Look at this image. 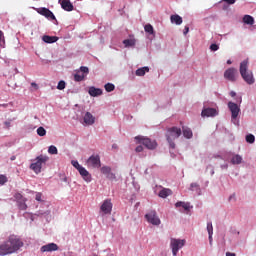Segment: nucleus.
<instances>
[{
    "label": "nucleus",
    "mask_w": 256,
    "mask_h": 256,
    "mask_svg": "<svg viewBox=\"0 0 256 256\" xmlns=\"http://www.w3.org/2000/svg\"><path fill=\"white\" fill-rule=\"evenodd\" d=\"M243 22L246 23V25H254L255 19L251 15H245L243 17Z\"/></svg>",
    "instance_id": "bb28decb"
},
{
    "label": "nucleus",
    "mask_w": 256,
    "mask_h": 256,
    "mask_svg": "<svg viewBox=\"0 0 256 256\" xmlns=\"http://www.w3.org/2000/svg\"><path fill=\"white\" fill-rule=\"evenodd\" d=\"M135 151L136 153H141L143 151V146H137Z\"/></svg>",
    "instance_id": "49530a36"
},
{
    "label": "nucleus",
    "mask_w": 256,
    "mask_h": 256,
    "mask_svg": "<svg viewBox=\"0 0 256 256\" xmlns=\"http://www.w3.org/2000/svg\"><path fill=\"white\" fill-rule=\"evenodd\" d=\"M42 41H44V43H57V41H59V38L57 36L44 35L42 37Z\"/></svg>",
    "instance_id": "412c9836"
},
{
    "label": "nucleus",
    "mask_w": 256,
    "mask_h": 256,
    "mask_svg": "<svg viewBox=\"0 0 256 256\" xmlns=\"http://www.w3.org/2000/svg\"><path fill=\"white\" fill-rule=\"evenodd\" d=\"M170 21L171 23H175V25H181V23H183V18L175 14V15H171Z\"/></svg>",
    "instance_id": "393cba45"
},
{
    "label": "nucleus",
    "mask_w": 256,
    "mask_h": 256,
    "mask_svg": "<svg viewBox=\"0 0 256 256\" xmlns=\"http://www.w3.org/2000/svg\"><path fill=\"white\" fill-rule=\"evenodd\" d=\"M37 135H39V137H45L47 135V130H45V128H43L42 126H40L37 129Z\"/></svg>",
    "instance_id": "2f4dec72"
},
{
    "label": "nucleus",
    "mask_w": 256,
    "mask_h": 256,
    "mask_svg": "<svg viewBox=\"0 0 256 256\" xmlns=\"http://www.w3.org/2000/svg\"><path fill=\"white\" fill-rule=\"evenodd\" d=\"M37 13H39V15H43V17H46V19H51L52 21H57L55 14H53V12H51V10H49V8H45V7L38 8Z\"/></svg>",
    "instance_id": "f8f14e48"
},
{
    "label": "nucleus",
    "mask_w": 256,
    "mask_h": 256,
    "mask_svg": "<svg viewBox=\"0 0 256 256\" xmlns=\"http://www.w3.org/2000/svg\"><path fill=\"white\" fill-rule=\"evenodd\" d=\"M25 199L22 201L18 202V207L21 211H26L27 210V204L25 203Z\"/></svg>",
    "instance_id": "72a5a7b5"
},
{
    "label": "nucleus",
    "mask_w": 256,
    "mask_h": 256,
    "mask_svg": "<svg viewBox=\"0 0 256 256\" xmlns=\"http://www.w3.org/2000/svg\"><path fill=\"white\" fill-rule=\"evenodd\" d=\"M31 87H34V89H36V90L39 89V86L35 82L31 83Z\"/></svg>",
    "instance_id": "09e8293b"
},
{
    "label": "nucleus",
    "mask_w": 256,
    "mask_h": 256,
    "mask_svg": "<svg viewBox=\"0 0 256 256\" xmlns=\"http://www.w3.org/2000/svg\"><path fill=\"white\" fill-rule=\"evenodd\" d=\"M104 88H105V91H107V93H111V91H115V85L111 83L105 84Z\"/></svg>",
    "instance_id": "473e14b6"
},
{
    "label": "nucleus",
    "mask_w": 256,
    "mask_h": 256,
    "mask_svg": "<svg viewBox=\"0 0 256 256\" xmlns=\"http://www.w3.org/2000/svg\"><path fill=\"white\" fill-rule=\"evenodd\" d=\"M4 125H5L6 129H9V127H11V122L6 121V122H4Z\"/></svg>",
    "instance_id": "de8ad7c7"
},
{
    "label": "nucleus",
    "mask_w": 256,
    "mask_h": 256,
    "mask_svg": "<svg viewBox=\"0 0 256 256\" xmlns=\"http://www.w3.org/2000/svg\"><path fill=\"white\" fill-rule=\"evenodd\" d=\"M0 47H5V34L0 30Z\"/></svg>",
    "instance_id": "f704fd0d"
},
{
    "label": "nucleus",
    "mask_w": 256,
    "mask_h": 256,
    "mask_svg": "<svg viewBox=\"0 0 256 256\" xmlns=\"http://www.w3.org/2000/svg\"><path fill=\"white\" fill-rule=\"evenodd\" d=\"M238 76H239V72H237V69L235 68H228L224 72V79H227V81H231L232 83L237 81Z\"/></svg>",
    "instance_id": "9d476101"
},
{
    "label": "nucleus",
    "mask_w": 256,
    "mask_h": 256,
    "mask_svg": "<svg viewBox=\"0 0 256 256\" xmlns=\"http://www.w3.org/2000/svg\"><path fill=\"white\" fill-rule=\"evenodd\" d=\"M226 256H237L235 253L232 252H226Z\"/></svg>",
    "instance_id": "603ef678"
},
{
    "label": "nucleus",
    "mask_w": 256,
    "mask_h": 256,
    "mask_svg": "<svg viewBox=\"0 0 256 256\" xmlns=\"http://www.w3.org/2000/svg\"><path fill=\"white\" fill-rule=\"evenodd\" d=\"M88 93L91 97H99V95H103V90L95 87H90Z\"/></svg>",
    "instance_id": "f3484780"
},
{
    "label": "nucleus",
    "mask_w": 256,
    "mask_h": 256,
    "mask_svg": "<svg viewBox=\"0 0 256 256\" xmlns=\"http://www.w3.org/2000/svg\"><path fill=\"white\" fill-rule=\"evenodd\" d=\"M236 95H237V93H235V91L230 92V97H235Z\"/></svg>",
    "instance_id": "864d4df0"
},
{
    "label": "nucleus",
    "mask_w": 256,
    "mask_h": 256,
    "mask_svg": "<svg viewBox=\"0 0 256 256\" xmlns=\"http://www.w3.org/2000/svg\"><path fill=\"white\" fill-rule=\"evenodd\" d=\"M35 199L36 201H41V193H37Z\"/></svg>",
    "instance_id": "8fccbe9b"
},
{
    "label": "nucleus",
    "mask_w": 256,
    "mask_h": 256,
    "mask_svg": "<svg viewBox=\"0 0 256 256\" xmlns=\"http://www.w3.org/2000/svg\"><path fill=\"white\" fill-rule=\"evenodd\" d=\"M80 72L83 73V75H85V77H87V75H89V68L87 66H81Z\"/></svg>",
    "instance_id": "4c0bfd02"
},
{
    "label": "nucleus",
    "mask_w": 256,
    "mask_h": 256,
    "mask_svg": "<svg viewBox=\"0 0 256 256\" xmlns=\"http://www.w3.org/2000/svg\"><path fill=\"white\" fill-rule=\"evenodd\" d=\"M14 199H16V201L20 202L21 200L23 201V195L21 193H16L14 195Z\"/></svg>",
    "instance_id": "37998d69"
},
{
    "label": "nucleus",
    "mask_w": 256,
    "mask_h": 256,
    "mask_svg": "<svg viewBox=\"0 0 256 256\" xmlns=\"http://www.w3.org/2000/svg\"><path fill=\"white\" fill-rule=\"evenodd\" d=\"M241 163H243V157H241V155L236 154L232 157L231 159L232 165H241Z\"/></svg>",
    "instance_id": "a878e982"
},
{
    "label": "nucleus",
    "mask_w": 256,
    "mask_h": 256,
    "mask_svg": "<svg viewBox=\"0 0 256 256\" xmlns=\"http://www.w3.org/2000/svg\"><path fill=\"white\" fill-rule=\"evenodd\" d=\"M135 140L138 141V143L145 145L147 149H150V150L157 149V142L155 140H151L143 136H136Z\"/></svg>",
    "instance_id": "423d86ee"
},
{
    "label": "nucleus",
    "mask_w": 256,
    "mask_h": 256,
    "mask_svg": "<svg viewBox=\"0 0 256 256\" xmlns=\"http://www.w3.org/2000/svg\"><path fill=\"white\" fill-rule=\"evenodd\" d=\"M187 240L179 238H170V249L173 256H177L180 249H183V246L186 245Z\"/></svg>",
    "instance_id": "20e7f679"
},
{
    "label": "nucleus",
    "mask_w": 256,
    "mask_h": 256,
    "mask_svg": "<svg viewBox=\"0 0 256 256\" xmlns=\"http://www.w3.org/2000/svg\"><path fill=\"white\" fill-rule=\"evenodd\" d=\"M111 211H113V203L111 202V199L104 200L100 206V213H102V215H111Z\"/></svg>",
    "instance_id": "1a4fd4ad"
},
{
    "label": "nucleus",
    "mask_w": 256,
    "mask_h": 256,
    "mask_svg": "<svg viewBox=\"0 0 256 256\" xmlns=\"http://www.w3.org/2000/svg\"><path fill=\"white\" fill-rule=\"evenodd\" d=\"M136 43L137 40L134 37L123 40L124 47H135Z\"/></svg>",
    "instance_id": "b1692460"
},
{
    "label": "nucleus",
    "mask_w": 256,
    "mask_h": 256,
    "mask_svg": "<svg viewBox=\"0 0 256 256\" xmlns=\"http://www.w3.org/2000/svg\"><path fill=\"white\" fill-rule=\"evenodd\" d=\"M228 5H235V0H223Z\"/></svg>",
    "instance_id": "a18cd8bd"
},
{
    "label": "nucleus",
    "mask_w": 256,
    "mask_h": 256,
    "mask_svg": "<svg viewBox=\"0 0 256 256\" xmlns=\"http://www.w3.org/2000/svg\"><path fill=\"white\" fill-rule=\"evenodd\" d=\"M42 253H51L53 251H59V246L55 243H49L41 247Z\"/></svg>",
    "instance_id": "ddd939ff"
},
{
    "label": "nucleus",
    "mask_w": 256,
    "mask_h": 256,
    "mask_svg": "<svg viewBox=\"0 0 256 256\" xmlns=\"http://www.w3.org/2000/svg\"><path fill=\"white\" fill-rule=\"evenodd\" d=\"M10 159H11V161H15L16 157L12 156Z\"/></svg>",
    "instance_id": "5fc2aeb1"
},
{
    "label": "nucleus",
    "mask_w": 256,
    "mask_h": 256,
    "mask_svg": "<svg viewBox=\"0 0 256 256\" xmlns=\"http://www.w3.org/2000/svg\"><path fill=\"white\" fill-rule=\"evenodd\" d=\"M145 219L151 225H155V226L161 225V219H159V216H157V212L155 210H152L149 213H147L145 215Z\"/></svg>",
    "instance_id": "6e6552de"
},
{
    "label": "nucleus",
    "mask_w": 256,
    "mask_h": 256,
    "mask_svg": "<svg viewBox=\"0 0 256 256\" xmlns=\"http://www.w3.org/2000/svg\"><path fill=\"white\" fill-rule=\"evenodd\" d=\"M201 115L202 117H216V115H219V112L215 108H206L202 110Z\"/></svg>",
    "instance_id": "4468645a"
},
{
    "label": "nucleus",
    "mask_w": 256,
    "mask_h": 256,
    "mask_svg": "<svg viewBox=\"0 0 256 256\" xmlns=\"http://www.w3.org/2000/svg\"><path fill=\"white\" fill-rule=\"evenodd\" d=\"M7 183V177L5 175H0V185H5Z\"/></svg>",
    "instance_id": "a19ab883"
},
{
    "label": "nucleus",
    "mask_w": 256,
    "mask_h": 256,
    "mask_svg": "<svg viewBox=\"0 0 256 256\" xmlns=\"http://www.w3.org/2000/svg\"><path fill=\"white\" fill-rule=\"evenodd\" d=\"M144 31L146 33H149V35H154V33H155V30H153V26L151 24H146L144 26Z\"/></svg>",
    "instance_id": "7c9ffc66"
},
{
    "label": "nucleus",
    "mask_w": 256,
    "mask_h": 256,
    "mask_svg": "<svg viewBox=\"0 0 256 256\" xmlns=\"http://www.w3.org/2000/svg\"><path fill=\"white\" fill-rule=\"evenodd\" d=\"M228 109L231 112V117L233 120L239 117V113H241V108L235 102H228Z\"/></svg>",
    "instance_id": "9b49d317"
},
{
    "label": "nucleus",
    "mask_w": 256,
    "mask_h": 256,
    "mask_svg": "<svg viewBox=\"0 0 256 256\" xmlns=\"http://www.w3.org/2000/svg\"><path fill=\"white\" fill-rule=\"evenodd\" d=\"M183 131L181 128L176 126L170 127L166 131V140L168 141L171 149H175V139H179L180 135H182Z\"/></svg>",
    "instance_id": "7ed1b4c3"
},
{
    "label": "nucleus",
    "mask_w": 256,
    "mask_h": 256,
    "mask_svg": "<svg viewBox=\"0 0 256 256\" xmlns=\"http://www.w3.org/2000/svg\"><path fill=\"white\" fill-rule=\"evenodd\" d=\"M48 153L50 154V155H57V153H58V150H57V147L56 146H50L49 148H48Z\"/></svg>",
    "instance_id": "c9c22d12"
},
{
    "label": "nucleus",
    "mask_w": 256,
    "mask_h": 256,
    "mask_svg": "<svg viewBox=\"0 0 256 256\" xmlns=\"http://www.w3.org/2000/svg\"><path fill=\"white\" fill-rule=\"evenodd\" d=\"M211 51H219V45L217 44H211L210 45Z\"/></svg>",
    "instance_id": "c03bdc74"
},
{
    "label": "nucleus",
    "mask_w": 256,
    "mask_h": 256,
    "mask_svg": "<svg viewBox=\"0 0 256 256\" xmlns=\"http://www.w3.org/2000/svg\"><path fill=\"white\" fill-rule=\"evenodd\" d=\"M145 73H149V67H142L136 70L137 77H143Z\"/></svg>",
    "instance_id": "cd10ccee"
},
{
    "label": "nucleus",
    "mask_w": 256,
    "mask_h": 256,
    "mask_svg": "<svg viewBox=\"0 0 256 256\" xmlns=\"http://www.w3.org/2000/svg\"><path fill=\"white\" fill-rule=\"evenodd\" d=\"M183 33H184V35H187V33H189V27L188 26H185Z\"/></svg>",
    "instance_id": "3c124183"
},
{
    "label": "nucleus",
    "mask_w": 256,
    "mask_h": 256,
    "mask_svg": "<svg viewBox=\"0 0 256 256\" xmlns=\"http://www.w3.org/2000/svg\"><path fill=\"white\" fill-rule=\"evenodd\" d=\"M176 207H182L184 208V211H189V209H191V206L189 205V203H185V202H177L175 204Z\"/></svg>",
    "instance_id": "c85d7f7f"
},
{
    "label": "nucleus",
    "mask_w": 256,
    "mask_h": 256,
    "mask_svg": "<svg viewBox=\"0 0 256 256\" xmlns=\"http://www.w3.org/2000/svg\"><path fill=\"white\" fill-rule=\"evenodd\" d=\"M23 240L15 235H10L8 239L0 245V256L17 253L23 247Z\"/></svg>",
    "instance_id": "f257e3e1"
},
{
    "label": "nucleus",
    "mask_w": 256,
    "mask_h": 256,
    "mask_svg": "<svg viewBox=\"0 0 256 256\" xmlns=\"http://www.w3.org/2000/svg\"><path fill=\"white\" fill-rule=\"evenodd\" d=\"M88 169H99L101 167V157L99 155H92L86 161Z\"/></svg>",
    "instance_id": "0eeeda50"
},
{
    "label": "nucleus",
    "mask_w": 256,
    "mask_h": 256,
    "mask_svg": "<svg viewBox=\"0 0 256 256\" xmlns=\"http://www.w3.org/2000/svg\"><path fill=\"white\" fill-rule=\"evenodd\" d=\"M80 71H78L76 74H74V81L76 82H81V81H84L85 79V74H79Z\"/></svg>",
    "instance_id": "c756f323"
},
{
    "label": "nucleus",
    "mask_w": 256,
    "mask_h": 256,
    "mask_svg": "<svg viewBox=\"0 0 256 256\" xmlns=\"http://www.w3.org/2000/svg\"><path fill=\"white\" fill-rule=\"evenodd\" d=\"M227 64H228V65H231V60H228V61H227Z\"/></svg>",
    "instance_id": "6e6d98bb"
},
{
    "label": "nucleus",
    "mask_w": 256,
    "mask_h": 256,
    "mask_svg": "<svg viewBox=\"0 0 256 256\" xmlns=\"http://www.w3.org/2000/svg\"><path fill=\"white\" fill-rule=\"evenodd\" d=\"M195 190H199V184L197 183H192L190 185V191H195Z\"/></svg>",
    "instance_id": "79ce46f5"
},
{
    "label": "nucleus",
    "mask_w": 256,
    "mask_h": 256,
    "mask_svg": "<svg viewBox=\"0 0 256 256\" xmlns=\"http://www.w3.org/2000/svg\"><path fill=\"white\" fill-rule=\"evenodd\" d=\"M48 159L49 158H47V156H43V155L38 156L36 158V162H34L30 165V169L32 171H34V173L39 175V173H41V169H43V165H45V163H47Z\"/></svg>",
    "instance_id": "39448f33"
},
{
    "label": "nucleus",
    "mask_w": 256,
    "mask_h": 256,
    "mask_svg": "<svg viewBox=\"0 0 256 256\" xmlns=\"http://www.w3.org/2000/svg\"><path fill=\"white\" fill-rule=\"evenodd\" d=\"M84 123L86 125H93V123H95V116H93V114L90 112H86L84 115Z\"/></svg>",
    "instance_id": "a211bd4d"
},
{
    "label": "nucleus",
    "mask_w": 256,
    "mask_h": 256,
    "mask_svg": "<svg viewBox=\"0 0 256 256\" xmlns=\"http://www.w3.org/2000/svg\"><path fill=\"white\" fill-rule=\"evenodd\" d=\"M240 75L247 85H253L255 83V76L253 71L249 70V59L243 60L240 63Z\"/></svg>",
    "instance_id": "f03ea898"
},
{
    "label": "nucleus",
    "mask_w": 256,
    "mask_h": 256,
    "mask_svg": "<svg viewBox=\"0 0 256 256\" xmlns=\"http://www.w3.org/2000/svg\"><path fill=\"white\" fill-rule=\"evenodd\" d=\"M71 164L75 169H77V171H81V169H83V166H81L77 160H72Z\"/></svg>",
    "instance_id": "e433bc0d"
},
{
    "label": "nucleus",
    "mask_w": 256,
    "mask_h": 256,
    "mask_svg": "<svg viewBox=\"0 0 256 256\" xmlns=\"http://www.w3.org/2000/svg\"><path fill=\"white\" fill-rule=\"evenodd\" d=\"M207 231L209 235V243L210 245H213V223L211 222L207 223Z\"/></svg>",
    "instance_id": "5701e85b"
},
{
    "label": "nucleus",
    "mask_w": 256,
    "mask_h": 256,
    "mask_svg": "<svg viewBox=\"0 0 256 256\" xmlns=\"http://www.w3.org/2000/svg\"><path fill=\"white\" fill-rule=\"evenodd\" d=\"M182 133L186 139H191L193 137V131L189 127H182Z\"/></svg>",
    "instance_id": "4be33fe9"
},
{
    "label": "nucleus",
    "mask_w": 256,
    "mask_h": 256,
    "mask_svg": "<svg viewBox=\"0 0 256 256\" xmlns=\"http://www.w3.org/2000/svg\"><path fill=\"white\" fill-rule=\"evenodd\" d=\"M246 142L247 143H255V136L253 134H248L246 136Z\"/></svg>",
    "instance_id": "58836bf2"
},
{
    "label": "nucleus",
    "mask_w": 256,
    "mask_h": 256,
    "mask_svg": "<svg viewBox=\"0 0 256 256\" xmlns=\"http://www.w3.org/2000/svg\"><path fill=\"white\" fill-rule=\"evenodd\" d=\"M169 195H173V191L169 188H163L158 194V196L161 197V199H167Z\"/></svg>",
    "instance_id": "6ab92c4d"
},
{
    "label": "nucleus",
    "mask_w": 256,
    "mask_h": 256,
    "mask_svg": "<svg viewBox=\"0 0 256 256\" xmlns=\"http://www.w3.org/2000/svg\"><path fill=\"white\" fill-rule=\"evenodd\" d=\"M78 173L81 175L82 179L86 181V183H91L92 177L89 171L85 169V167L80 168V171Z\"/></svg>",
    "instance_id": "2eb2a0df"
},
{
    "label": "nucleus",
    "mask_w": 256,
    "mask_h": 256,
    "mask_svg": "<svg viewBox=\"0 0 256 256\" xmlns=\"http://www.w3.org/2000/svg\"><path fill=\"white\" fill-rule=\"evenodd\" d=\"M65 85V81L61 80L57 85V89H59V91H63V89H65Z\"/></svg>",
    "instance_id": "ea45409f"
},
{
    "label": "nucleus",
    "mask_w": 256,
    "mask_h": 256,
    "mask_svg": "<svg viewBox=\"0 0 256 256\" xmlns=\"http://www.w3.org/2000/svg\"><path fill=\"white\" fill-rule=\"evenodd\" d=\"M60 5L64 11H73V4L70 0H60Z\"/></svg>",
    "instance_id": "dca6fc26"
},
{
    "label": "nucleus",
    "mask_w": 256,
    "mask_h": 256,
    "mask_svg": "<svg viewBox=\"0 0 256 256\" xmlns=\"http://www.w3.org/2000/svg\"><path fill=\"white\" fill-rule=\"evenodd\" d=\"M100 171L103 175H106V177H108V179H111V177H115V174L111 173V167H109V166H103L100 169Z\"/></svg>",
    "instance_id": "aec40b11"
}]
</instances>
